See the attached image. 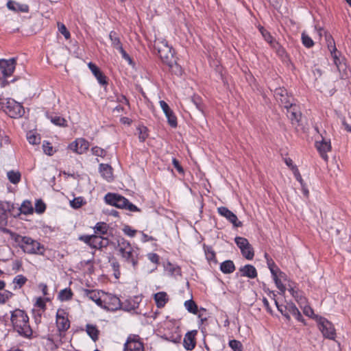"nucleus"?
I'll use <instances>...</instances> for the list:
<instances>
[{
  "label": "nucleus",
  "mask_w": 351,
  "mask_h": 351,
  "mask_svg": "<svg viewBox=\"0 0 351 351\" xmlns=\"http://www.w3.org/2000/svg\"><path fill=\"white\" fill-rule=\"evenodd\" d=\"M117 251L123 260L135 268L138 263V250L123 238L117 241Z\"/></svg>",
  "instance_id": "4"
},
{
  "label": "nucleus",
  "mask_w": 351,
  "mask_h": 351,
  "mask_svg": "<svg viewBox=\"0 0 351 351\" xmlns=\"http://www.w3.org/2000/svg\"><path fill=\"white\" fill-rule=\"evenodd\" d=\"M91 150H92L93 154L96 156H99V157L104 158L106 155V150H104V149H102L99 147H97V146L93 147Z\"/></svg>",
  "instance_id": "51"
},
{
  "label": "nucleus",
  "mask_w": 351,
  "mask_h": 351,
  "mask_svg": "<svg viewBox=\"0 0 351 351\" xmlns=\"http://www.w3.org/2000/svg\"><path fill=\"white\" fill-rule=\"evenodd\" d=\"M7 7L9 10L17 12H27L29 6L25 3H21L19 1H8Z\"/></svg>",
  "instance_id": "26"
},
{
  "label": "nucleus",
  "mask_w": 351,
  "mask_h": 351,
  "mask_svg": "<svg viewBox=\"0 0 351 351\" xmlns=\"http://www.w3.org/2000/svg\"><path fill=\"white\" fill-rule=\"evenodd\" d=\"M11 322L14 329L21 335L29 337L32 335V330L29 326V317L23 311L16 308L11 311Z\"/></svg>",
  "instance_id": "2"
},
{
  "label": "nucleus",
  "mask_w": 351,
  "mask_h": 351,
  "mask_svg": "<svg viewBox=\"0 0 351 351\" xmlns=\"http://www.w3.org/2000/svg\"><path fill=\"white\" fill-rule=\"evenodd\" d=\"M27 138L28 142L32 145H38L40 143V138L38 136L33 134L32 132H29L27 135Z\"/></svg>",
  "instance_id": "47"
},
{
  "label": "nucleus",
  "mask_w": 351,
  "mask_h": 351,
  "mask_svg": "<svg viewBox=\"0 0 351 351\" xmlns=\"http://www.w3.org/2000/svg\"><path fill=\"white\" fill-rule=\"evenodd\" d=\"M43 148L44 152L49 156H52L54 153L53 148L49 142L45 141L43 144Z\"/></svg>",
  "instance_id": "52"
},
{
  "label": "nucleus",
  "mask_w": 351,
  "mask_h": 351,
  "mask_svg": "<svg viewBox=\"0 0 351 351\" xmlns=\"http://www.w3.org/2000/svg\"><path fill=\"white\" fill-rule=\"evenodd\" d=\"M191 101L193 103L197 110L200 111L203 110L201 99L199 97L194 96L191 98Z\"/></svg>",
  "instance_id": "61"
},
{
  "label": "nucleus",
  "mask_w": 351,
  "mask_h": 351,
  "mask_svg": "<svg viewBox=\"0 0 351 351\" xmlns=\"http://www.w3.org/2000/svg\"><path fill=\"white\" fill-rule=\"evenodd\" d=\"M88 66L100 84L106 85L108 84L106 75L101 71L96 64L93 62H89L88 64Z\"/></svg>",
  "instance_id": "21"
},
{
  "label": "nucleus",
  "mask_w": 351,
  "mask_h": 351,
  "mask_svg": "<svg viewBox=\"0 0 351 351\" xmlns=\"http://www.w3.org/2000/svg\"><path fill=\"white\" fill-rule=\"evenodd\" d=\"M27 281V279L23 275H17L13 280V283L14 285V289H20L21 288Z\"/></svg>",
  "instance_id": "37"
},
{
  "label": "nucleus",
  "mask_w": 351,
  "mask_h": 351,
  "mask_svg": "<svg viewBox=\"0 0 351 351\" xmlns=\"http://www.w3.org/2000/svg\"><path fill=\"white\" fill-rule=\"evenodd\" d=\"M110 265L112 268V270L114 271V276L117 279H118L120 277L121 272H120V265L119 262L115 258H112L110 260Z\"/></svg>",
  "instance_id": "41"
},
{
  "label": "nucleus",
  "mask_w": 351,
  "mask_h": 351,
  "mask_svg": "<svg viewBox=\"0 0 351 351\" xmlns=\"http://www.w3.org/2000/svg\"><path fill=\"white\" fill-rule=\"evenodd\" d=\"M172 162H173L174 167L178 170V172H180V173L184 172L182 167H181V165L179 163V161L176 158H173Z\"/></svg>",
  "instance_id": "64"
},
{
  "label": "nucleus",
  "mask_w": 351,
  "mask_h": 351,
  "mask_svg": "<svg viewBox=\"0 0 351 351\" xmlns=\"http://www.w3.org/2000/svg\"><path fill=\"white\" fill-rule=\"evenodd\" d=\"M123 232H124L125 234H126L130 237H134L136 233V230L134 229H132L129 226H125L124 228H123Z\"/></svg>",
  "instance_id": "58"
},
{
  "label": "nucleus",
  "mask_w": 351,
  "mask_h": 351,
  "mask_svg": "<svg viewBox=\"0 0 351 351\" xmlns=\"http://www.w3.org/2000/svg\"><path fill=\"white\" fill-rule=\"evenodd\" d=\"M16 64V58H14L8 60H0V70L4 77H10L13 74Z\"/></svg>",
  "instance_id": "14"
},
{
  "label": "nucleus",
  "mask_w": 351,
  "mask_h": 351,
  "mask_svg": "<svg viewBox=\"0 0 351 351\" xmlns=\"http://www.w3.org/2000/svg\"><path fill=\"white\" fill-rule=\"evenodd\" d=\"M242 276L250 278H254L257 276L256 268L252 265H246L240 269Z\"/></svg>",
  "instance_id": "29"
},
{
  "label": "nucleus",
  "mask_w": 351,
  "mask_h": 351,
  "mask_svg": "<svg viewBox=\"0 0 351 351\" xmlns=\"http://www.w3.org/2000/svg\"><path fill=\"white\" fill-rule=\"evenodd\" d=\"M89 147V143L83 138H79L68 145V149L77 154H83Z\"/></svg>",
  "instance_id": "13"
},
{
  "label": "nucleus",
  "mask_w": 351,
  "mask_h": 351,
  "mask_svg": "<svg viewBox=\"0 0 351 351\" xmlns=\"http://www.w3.org/2000/svg\"><path fill=\"white\" fill-rule=\"evenodd\" d=\"M315 320L323 336L325 338L334 340L336 337V330L333 324L326 318L320 316H315Z\"/></svg>",
  "instance_id": "9"
},
{
  "label": "nucleus",
  "mask_w": 351,
  "mask_h": 351,
  "mask_svg": "<svg viewBox=\"0 0 351 351\" xmlns=\"http://www.w3.org/2000/svg\"><path fill=\"white\" fill-rule=\"evenodd\" d=\"M287 289L300 306L306 303V298L304 296L302 291L299 289L289 285Z\"/></svg>",
  "instance_id": "23"
},
{
  "label": "nucleus",
  "mask_w": 351,
  "mask_h": 351,
  "mask_svg": "<svg viewBox=\"0 0 351 351\" xmlns=\"http://www.w3.org/2000/svg\"><path fill=\"white\" fill-rule=\"evenodd\" d=\"M139 131L138 138L141 142L145 141V140L148 136L147 130L145 127H140L138 128Z\"/></svg>",
  "instance_id": "55"
},
{
  "label": "nucleus",
  "mask_w": 351,
  "mask_h": 351,
  "mask_svg": "<svg viewBox=\"0 0 351 351\" xmlns=\"http://www.w3.org/2000/svg\"><path fill=\"white\" fill-rule=\"evenodd\" d=\"M86 331L93 341L99 339V330L95 325L88 324L86 325Z\"/></svg>",
  "instance_id": "30"
},
{
  "label": "nucleus",
  "mask_w": 351,
  "mask_h": 351,
  "mask_svg": "<svg viewBox=\"0 0 351 351\" xmlns=\"http://www.w3.org/2000/svg\"><path fill=\"white\" fill-rule=\"evenodd\" d=\"M300 307L303 308V313L305 315L315 319L316 315L314 314L313 308L310 306L306 305V303Z\"/></svg>",
  "instance_id": "49"
},
{
  "label": "nucleus",
  "mask_w": 351,
  "mask_h": 351,
  "mask_svg": "<svg viewBox=\"0 0 351 351\" xmlns=\"http://www.w3.org/2000/svg\"><path fill=\"white\" fill-rule=\"evenodd\" d=\"M315 145L322 158L327 160V152L331 149L330 141L322 139L321 141H316Z\"/></svg>",
  "instance_id": "22"
},
{
  "label": "nucleus",
  "mask_w": 351,
  "mask_h": 351,
  "mask_svg": "<svg viewBox=\"0 0 351 351\" xmlns=\"http://www.w3.org/2000/svg\"><path fill=\"white\" fill-rule=\"evenodd\" d=\"M105 201L107 204L119 208H124L131 212L140 211V209L134 204L130 202L128 199L116 193L106 194L105 196Z\"/></svg>",
  "instance_id": "6"
},
{
  "label": "nucleus",
  "mask_w": 351,
  "mask_h": 351,
  "mask_svg": "<svg viewBox=\"0 0 351 351\" xmlns=\"http://www.w3.org/2000/svg\"><path fill=\"white\" fill-rule=\"evenodd\" d=\"M155 48L158 51L161 60L168 65L176 73H181V68L176 63L173 49L165 40H158L155 42Z\"/></svg>",
  "instance_id": "1"
},
{
  "label": "nucleus",
  "mask_w": 351,
  "mask_h": 351,
  "mask_svg": "<svg viewBox=\"0 0 351 351\" xmlns=\"http://www.w3.org/2000/svg\"><path fill=\"white\" fill-rule=\"evenodd\" d=\"M93 239V234L92 235H82L79 237V239L87 245H88L90 247L92 245V241Z\"/></svg>",
  "instance_id": "59"
},
{
  "label": "nucleus",
  "mask_w": 351,
  "mask_h": 351,
  "mask_svg": "<svg viewBox=\"0 0 351 351\" xmlns=\"http://www.w3.org/2000/svg\"><path fill=\"white\" fill-rule=\"evenodd\" d=\"M218 213L222 217L227 219L230 223H232L234 227H241L242 223L238 220V218L235 214L230 210L227 207L221 206L217 208Z\"/></svg>",
  "instance_id": "15"
},
{
  "label": "nucleus",
  "mask_w": 351,
  "mask_h": 351,
  "mask_svg": "<svg viewBox=\"0 0 351 351\" xmlns=\"http://www.w3.org/2000/svg\"><path fill=\"white\" fill-rule=\"evenodd\" d=\"M58 29H59L60 32L62 35H64L65 38L66 39L69 38L71 34H70L69 32L67 30L66 26L62 23H58Z\"/></svg>",
  "instance_id": "56"
},
{
  "label": "nucleus",
  "mask_w": 351,
  "mask_h": 351,
  "mask_svg": "<svg viewBox=\"0 0 351 351\" xmlns=\"http://www.w3.org/2000/svg\"><path fill=\"white\" fill-rule=\"evenodd\" d=\"M110 39L112 41V46L117 49L122 46L120 38L115 32H110L109 34Z\"/></svg>",
  "instance_id": "38"
},
{
  "label": "nucleus",
  "mask_w": 351,
  "mask_h": 351,
  "mask_svg": "<svg viewBox=\"0 0 351 351\" xmlns=\"http://www.w3.org/2000/svg\"><path fill=\"white\" fill-rule=\"evenodd\" d=\"M108 226L104 222L97 223L94 228L95 233L97 235V234H106L108 232Z\"/></svg>",
  "instance_id": "35"
},
{
  "label": "nucleus",
  "mask_w": 351,
  "mask_h": 351,
  "mask_svg": "<svg viewBox=\"0 0 351 351\" xmlns=\"http://www.w3.org/2000/svg\"><path fill=\"white\" fill-rule=\"evenodd\" d=\"M184 307L186 310L193 314L197 315L198 308L195 302L193 300H189L184 302Z\"/></svg>",
  "instance_id": "36"
},
{
  "label": "nucleus",
  "mask_w": 351,
  "mask_h": 351,
  "mask_svg": "<svg viewBox=\"0 0 351 351\" xmlns=\"http://www.w3.org/2000/svg\"><path fill=\"white\" fill-rule=\"evenodd\" d=\"M12 295V293L8 291H5L3 293H0V304H4L8 301Z\"/></svg>",
  "instance_id": "53"
},
{
  "label": "nucleus",
  "mask_w": 351,
  "mask_h": 351,
  "mask_svg": "<svg viewBox=\"0 0 351 351\" xmlns=\"http://www.w3.org/2000/svg\"><path fill=\"white\" fill-rule=\"evenodd\" d=\"M149 259L154 263H158L159 256L157 254L150 253L148 254Z\"/></svg>",
  "instance_id": "63"
},
{
  "label": "nucleus",
  "mask_w": 351,
  "mask_h": 351,
  "mask_svg": "<svg viewBox=\"0 0 351 351\" xmlns=\"http://www.w3.org/2000/svg\"><path fill=\"white\" fill-rule=\"evenodd\" d=\"M46 208L45 203L42 200H38L35 204V210L38 213H43Z\"/></svg>",
  "instance_id": "54"
},
{
  "label": "nucleus",
  "mask_w": 351,
  "mask_h": 351,
  "mask_svg": "<svg viewBox=\"0 0 351 351\" xmlns=\"http://www.w3.org/2000/svg\"><path fill=\"white\" fill-rule=\"evenodd\" d=\"M14 209V205L13 203L9 202H0V223L6 221L8 214L10 213L14 215L13 210Z\"/></svg>",
  "instance_id": "19"
},
{
  "label": "nucleus",
  "mask_w": 351,
  "mask_h": 351,
  "mask_svg": "<svg viewBox=\"0 0 351 351\" xmlns=\"http://www.w3.org/2000/svg\"><path fill=\"white\" fill-rule=\"evenodd\" d=\"M99 169L101 176L104 178L108 181H111L112 180L113 173L111 166L108 164H100Z\"/></svg>",
  "instance_id": "27"
},
{
  "label": "nucleus",
  "mask_w": 351,
  "mask_h": 351,
  "mask_svg": "<svg viewBox=\"0 0 351 351\" xmlns=\"http://www.w3.org/2000/svg\"><path fill=\"white\" fill-rule=\"evenodd\" d=\"M154 300L158 308H163L168 302V296L166 292L160 291L154 295Z\"/></svg>",
  "instance_id": "28"
},
{
  "label": "nucleus",
  "mask_w": 351,
  "mask_h": 351,
  "mask_svg": "<svg viewBox=\"0 0 351 351\" xmlns=\"http://www.w3.org/2000/svg\"><path fill=\"white\" fill-rule=\"evenodd\" d=\"M109 243L108 239L101 236L93 234L91 248L101 249L108 246Z\"/></svg>",
  "instance_id": "25"
},
{
  "label": "nucleus",
  "mask_w": 351,
  "mask_h": 351,
  "mask_svg": "<svg viewBox=\"0 0 351 351\" xmlns=\"http://www.w3.org/2000/svg\"><path fill=\"white\" fill-rule=\"evenodd\" d=\"M326 40L327 43V46L330 51H332L334 48H336L335 41L331 36H326Z\"/></svg>",
  "instance_id": "60"
},
{
  "label": "nucleus",
  "mask_w": 351,
  "mask_h": 351,
  "mask_svg": "<svg viewBox=\"0 0 351 351\" xmlns=\"http://www.w3.org/2000/svg\"><path fill=\"white\" fill-rule=\"evenodd\" d=\"M302 44L308 47H312L314 45V42L305 32L302 33Z\"/></svg>",
  "instance_id": "44"
},
{
  "label": "nucleus",
  "mask_w": 351,
  "mask_h": 351,
  "mask_svg": "<svg viewBox=\"0 0 351 351\" xmlns=\"http://www.w3.org/2000/svg\"><path fill=\"white\" fill-rule=\"evenodd\" d=\"M330 54L333 59L334 64L336 65L339 72L340 79L345 80L351 77V70L348 68L346 64L344 62V60L340 59L339 56L341 53L337 51V48H334L333 50L330 51Z\"/></svg>",
  "instance_id": "7"
},
{
  "label": "nucleus",
  "mask_w": 351,
  "mask_h": 351,
  "mask_svg": "<svg viewBox=\"0 0 351 351\" xmlns=\"http://www.w3.org/2000/svg\"><path fill=\"white\" fill-rule=\"evenodd\" d=\"M229 346L234 351H242V344L239 341L235 339L230 340Z\"/></svg>",
  "instance_id": "50"
},
{
  "label": "nucleus",
  "mask_w": 351,
  "mask_h": 351,
  "mask_svg": "<svg viewBox=\"0 0 351 351\" xmlns=\"http://www.w3.org/2000/svg\"><path fill=\"white\" fill-rule=\"evenodd\" d=\"M160 106L163 110L166 117L167 118L169 124L173 127L176 128L177 126V119L174 115L173 111L169 106V105L163 100L159 101Z\"/></svg>",
  "instance_id": "18"
},
{
  "label": "nucleus",
  "mask_w": 351,
  "mask_h": 351,
  "mask_svg": "<svg viewBox=\"0 0 351 351\" xmlns=\"http://www.w3.org/2000/svg\"><path fill=\"white\" fill-rule=\"evenodd\" d=\"M293 173L294 174L295 179L300 183V184H304L303 179L299 172L298 167H293Z\"/></svg>",
  "instance_id": "62"
},
{
  "label": "nucleus",
  "mask_w": 351,
  "mask_h": 351,
  "mask_svg": "<svg viewBox=\"0 0 351 351\" xmlns=\"http://www.w3.org/2000/svg\"><path fill=\"white\" fill-rule=\"evenodd\" d=\"M5 232L10 234L11 239L18 244L25 253L30 254H43L41 250L43 249V246L38 241L29 237L21 236L9 230H6Z\"/></svg>",
  "instance_id": "3"
},
{
  "label": "nucleus",
  "mask_w": 351,
  "mask_h": 351,
  "mask_svg": "<svg viewBox=\"0 0 351 351\" xmlns=\"http://www.w3.org/2000/svg\"><path fill=\"white\" fill-rule=\"evenodd\" d=\"M85 204L83 197H77L70 202V205L73 208H79Z\"/></svg>",
  "instance_id": "45"
},
{
  "label": "nucleus",
  "mask_w": 351,
  "mask_h": 351,
  "mask_svg": "<svg viewBox=\"0 0 351 351\" xmlns=\"http://www.w3.org/2000/svg\"><path fill=\"white\" fill-rule=\"evenodd\" d=\"M234 240L237 245L239 247L241 251H243V248H245V246L247 245L249 243L247 239L241 237H236Z\"/></svg>",
  "instance_id": "46"
},
{
  "label": "nucleus",
  "mask_w": 351,
  "mask_h": 351,
  "mask_svg": "<svg viewBox=\"0 0 351 351\" xmlns=\"http://www.w3.org/2000/svg\"><path fill=\"white\" fill-rule=\"evenodd\" d=\"M276 99L280 102L285 108H288L292 103L291 97L288 95L287 90L284 88H278L274 91Z\"/></svg>",
  "instance_id": "16"
},
{
  "label": "nucleus",
  "mask_w": 351,
  "mask_h": 351,
  "mask_svg": "<svg viewBox=\"0 0 351 351\" xmlns=\"http://www.w3.org/2000/svg\"><path fill=\"white\" fill-rule=\"evenodd\" d=\"M35 306L40 308L43 311H45V309H46L45 300L43 299L41 297L38 298L36 299V303H35Z\"/></svg>",
  "instance_id": "57"
},
{
  "label": "nucleus",
  "mask_w": 351,
  "mask_h": 351,
  "mask_svg": "<svg viewBox=\"0 0 351 351\" xmlns=\"http://www.w3.org/2000/svg\"><path fill=\"white\" fill-rule=\"evenodd\" d=\"M20 213H17L19 215L20 213H23L25 215H29L33 213L34 209L30 201L25 200L24 201L21 207L19 208Z\"/></svg>",
  "instance_id": "32"
},
{
  "label": "nucleus",
  "mask_w": 351,
  "mask_h": 351,
  "mask_svg": "<svg viewBox=\"0 0 351 351\" xmlns=\"http://www.w3.org/2000/svg\"><path fill=\"white\" fill-rule=\"evenodd\" d=\"M8 178L12 184H17L21 180V173L19 171H10L8 172Z\"/></svg>",
  "instance_id": "40"
},
{
  "label": "nucleus",
  "mask_w": 351,
  "mask_h": 351,
  "mask_svg": "<svg viewBox=\"0 0 351 351\" xmlns=\"http://www.w3.org/2000/svg\"><path fill=\"white\" fill-rule=\"evenodd\" d=\"M102 293V302L100 307L107 309L108 311H114L118 309L123 308L125 311H131L134 310L136 308V305L135 303L133 304H130L126 306L125 304L123 306L121 303L120 299L114 295L106 293L101 291Z\"/></svg>",
  "instance_id": "5"
},
{
  "label": "nucleus",
  "mask_w": 351,
  "mask_h": 351,
  "mask_svg": "<svg viewBox=\"0 0 351 351\" xmlns=\"http://www.w3.org/2000/svg\"><path fill=\"white\" fill-rule=\"evenodd\" d=\"M56 326L58 330L61 332H66L70 327V321L67 313L64 310H58L56 313Z\"/></svg>",
  "instance_id": "12"
},
{
  "label": "nucleus",
  "mask_w": 351,
  "mask_h": 351,
  "mask_svg": "<svg viewBox=\"0 0 351 351\" xmlns=\"http://www.w3.org/2000/svg\"><path fill=\"white\" fill-rule=\"evenodd\" d=\"M5 110V112L12 118L21 117L24 113V108L23 106L20 103L11 99L7 100Z\"/></svg>",
  "instance_id": "10"
},
{
  "label": "nucleus",
  "mask_w": 351,
  "mask_h": 351,
  "mask_svg": "<svg viewBox=\"0 0 351 351\" xmlns=\"http://www.w3.org/2000/svg\"><path fill=\"white\" fill-rule=\"evenodd\" d=\"M197 333L196 330L186 332L184 338V347L187 350H192L195 346V336Z\"/></svg>",
  "instance_id": "20"
},
{
  "label": "nucleus",
  "mask_w": 351,
  "mask_h": 351,
  "mask_svg": "<svg viewBox=\"0 0 351 351\" xmlns=\"http://www.w3.org/2000/svg\"><path fill=\"white\" fill-rule=\"evenodd\" d=\"M242 255L248 260H252L254 258V253L252 245L248 243L247 245L245 246L243 251H241Z\"/></svg>",
  "instance_id": "39"
},
{
  "label": "nucleus",
  "mask_w": 351,
  "mask_h": 351,
  "mask_svg": "<svg viewBox=\"0 0 351 351\" xmlns=\"http://www.w3.org/2000/svg\"><path fill=\"white\" fill-rule=\"evenodd\" d=\"M205 254H206V259L208 261H213L215 263L217 262L216 258H215V253L214 250L212 249V247H206L205 249Z\"/></svg>",
  "instance_id": "48"
},
{
  "label": "nucleus",
  "mask_w": 351,
  "mask_h": 351,
  "mask_svg": "<svg viewBox=\"0 0 351 351\" xmlns=\"http://www.w3.org/2000/svg\"><path fill=\"white\" fill-rule=\"evenodd\" d=\"M84 294L89 300L95 302L97 306H101L103 298L101 292L96 290L85 289Z\"/></svg>",
  "instance_id": "24"
},
{
  "label": "nucleus",
  "mask_w": 351,
  "mask_h": 351,
  "mask_svg": "<svg viewBox=\"0 0 351 351\" xmlns=\"http://www.w3.org/2000/svg\"><path fill=\"white\" fill-rule=\"evenodd\" d=\"M285 108L287 109V115L291 120L292 124L299 125L302 117V113L299 110L298 107L295 104H291L288 108Z\"/></svg>",
  "instance_id": "17"
},
{
  "label": "nucleus",
  "mask_w": 351,
  "mask_h": 351,
  "mask_svg": "<svg viewBox=\"0 0 351 351\" xmlns=\"http://www.w3.org/2000/svg\"><path fill=\"white\" fill-rule=\"evenodd\" d=\"M73 292L70 288L61 290L58 294V298L61 301L70 300L73 297Z\"/></svg>",
  "instance_id": "33"
},
{
  "label": "nucleus",
  "mask_w": 351,
  "mask_h": 351,
  "mask_svg": "<svg viewBox=\"0 0 351 351\" xmlns=\"http://www.w3.org/2000/svg\"><path fill=\"white\" fill-rule=\"evenodd\" d=\"M274 302L278 310L287 320H289L291 315H292L299 322L304 321L302 315L293 303H288L287 305H282L279 304L276 300H274Z\"/></svg>",
  "instance_id": "8"
},
{
  "label": "nucleus",
  "mask_w": 351,
  "mask_h": 351,
  "mask_svg": "<svg viewBox=\"0 0 351 351\" xmlns=\"http://www.w3.org/2000/svg\"><path fill=\"white\" fill-rule=\"evenodd\" d=\"M285 276V274L282 272H279V276H277L276 278H274V280L275 282V284L278 289L284 293L286 291L285 286L282 283L280 278H284Z\"/></svg>",
  "instance_id": "42"
},
{
  "label": "nucleus",
  "mask_w": 351,
  "mask_h": 351,
  "mask_svg": "<svg viewBox=\"0 0 351 351\" xmlns=\"http://www.w3.org/2000/svg\"><path fill=\"white\" fill-rule=\"evenodd\" d=\"M50 119H51V121L56 125L62 126V127H66L67 125L66 120L62 117H59V116L51 117Z\"/></svg>",
  "instance_id": "43"
},
{
  "label": "nucleus",
  "mask_w": 351,
  "mask_h": 351,
  "mask_svg": "<svg viewBox=\"0 0 351 351\" xmlns=\"http://www.w3.org/2000/svg\"><path fill=\"white\" fill-rule=\"evenodd\" d=\"M220 269L223 274H231L234 271L235 266L233 261L228 260L221 264Z\"/></svg>",
  "instance_id": "31"
},
{
  "label": "nucleus",
  "mask_w": 351,
  "mask_h": 351,
  "mask_svg": "<svg viewBox=\"0 0 351 351\" xmlns=\"http://www.w3.org/2000/svg\"><path fill=\"white\" fill-rule=\"evenodd\" d=\"M259 31L262 34L265 40L269 43L271 46L274 47L275 44H278L276 40L273 38L270 33L267 31L263 27H259Z\"/></svg>",
  "instance_id": "34"
},
{
  "label": "nucleus",
  "mask_w": 351,
  "mask_h": 351,
  "mask_svg": "<svg viewBox=\"0 0 351 351\" xmlns=\"http://www.w3.org/2000/svg\"><path fill=\"white\" fill-rule=\"evenodd\" d=\"M124 351H144L143 343L136 335H130L124 344Z\"/></svg>",
  "instance_id": "11"
}]
</instances>
